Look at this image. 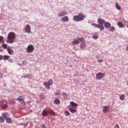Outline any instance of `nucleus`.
Masks as SVG:
<instances>
[{
    "label": "nucleus",
    "instance_id": "32",
    "mask_svg": "<svg viewBox=\"0 0 128 128\" xmlns=\"http://www.w3.org/2000/svg\"><path fill=\"white\" fill-rule=\"evenodd\" d=\"M4 122V119L2 117L0 116V122Z\"/></svg>",
    "mask_w": 128,
    "mask_h": 128
},
{
    "label": "nucleus",
    "instance_id": "5",
    "mask_svg": "<svg viewBox=\"0 0 128 128\" xmlns=\"http://www.w3.org/2000/svg\"><path fill=\"white\" fill-rule=\"evenodd\" d=\"M34 46H32V44L28 46L27 48V50H26V52L28 54L32 52H34Z\"/></svg>",
    "mask_w": 128,
    "mask_h": 128
},
{
    "label": "nucleus",
    "instance_id": "23",
    "mask_svg": "<svg viewBox=\"0 0 128 128\" xmlns=\"http://www.w3.org/2000/svg\"><path fill=\"white\" fill-rule=\"evenodd\" d=\"M69 110L72 114H74L75 112H76V110H75V109H72V108H70Z\"/></svg>",
    "mask_w": 128,
    "mask_h": 128
},
{
    "label": "nucleus",
    "instance_id": "19",
    "mask_svg": "<svg viewBox=\"0 0 128 128\" xmlns=\"http://www.w3.org/2000/svg\"><path fill=\"white\" fill-rule=\"evenodd\" d=\"M116 8H117V10H122V8L120 7V6L118 5V4L116 3Z\"/></svg>",
    "mask_w": 128,
    "mask_h": 128
},
{
    "label": "nucleus",
    "instance_id": "13",
    "mask_svg": "<svg viewBox=\"0 0 128 128\" xmlns=\"http://www.w3.org/2000/svg\"><path fill=\"white\" fill-rule=\"evenodd\" d=\"M110 26L111 24L108 22H105L104 24V26L106 28H110Z\"/></svg>",
    "mask_w": 128,
    "mask_h": 128
},
{
    "label": "nucleus",
    "instance_id": "42",
    "mask_svg": "<svg viewBox=\"0 0 128 128\" xmlns=\"http://www.w3.org/2000/svg\"><path fill=\"white\" fill-rule=\"evenodd\" d=\"M104 60H98V62H102Z\"/></svg>",
    "mask_w": 128,
    "mask_h": 128
},
{
    "label": "nucleus",
    "instance_id": "36",
    "mask_svg": "<svg viewBox=\"0 0 128 128\" xmlns=\"http://www.w3.org/2000/svg\"><path fill=\"white\" fill-rule=\"evenodd\" d=\"M2 46L4 48H8V45L6 44H3Z\"/></svg>",
    "mask_w": 128,
    "mask_h": 128
},
{
    "label": "nucleus",
    "instance_id": "20",
    "mask_svg": "<svg viewBox=\"0 0 128 128\" xmlns=\"http://www.w3.org/2000/svg\"><path fill=\"white\" fill-rule=\"evenodd\" d=\"M119 28H124V24L122 22H118L117 24Z\"/></svg>",
    "mask_w": 128,
    "mask_h": 128
},
{
    "label": "nucleus",
    "instance_id": "45",
    "mask_svg": "<svg viewBox=\"0 0 128 128\" xmlns=\"http://www.w3.org/2000/svg\"><path fill=\"white\" fill-rule=\"evenodd\" d=\"M126 50H127V52H128V46H127V47L126 48Z\"/></svg>",
    "mask_w": 128,
    "mask_h": 128
},
{
    "label": "nucleus",
    "instance_id": "27",
    "mask_svg": "<svg viewBox=\"0 0 128 128\" xmlns=\"http://www.w3.org/2000/svg\"><path fill=\"white\" fill-rule=\"evenodd\" d=\"M8 116V114H6V113H4L2 114V118H4V120H6L7 118H6V116Z\"/></svg>",
    "mask_w": 128,
    "mask_h": 128
},
{
    "label": "nucleus",
    "instance_id": "7",
    "mask_svg": "<svg viewBox=\"0 0 128 128\" xmlns=\"http://www.w3.org/2000/svg\"><path fill=\"white\" fill-rule=\"evenodd\" d=\"M24 30L26 32L30 34V26L28 24H26V26L25 27Z\"/></svg>",
    "mask_w": 128,
    "mask_h": 128
},
{
    "label": "nucleus",
    "instance_id": "11",
    "mask_svg": "<svg viewBox=\"0 0 128 128\" xmlns=\"http://www.w3.org/2000/svg\"><path fill=\"white\" fill-rule=\"evenodd\" d=\"M17 100H18V102H22V104H25L24 98L22 96H20V98H18Z\"/></svg>",
    "mask_w": 128,
    "mask_h": 128
},
{
    "label": "nucleus",
    "instance_id": "31",
    "mask_svg": "<svg viewBox=\"0 0 128 128\" xmlns=\"http://www.w3.org/2000/svg\"><path fill=\"white\" fill-rule=\"evenodd\" d=\"M40 100H44L46 98L44 97V95H40Z\"/></svg>",
    "mask_w": 128,
    "mask_h": 128
},
{
    "label": "nucleus",
    "instance_id": "33",
    "mask_svg": "<svg viewBox=\"0 0 128 128\" xmlns=\"http://www.w3.org/2000/svg\"><path fill=\"white\" fill-rule=\"evenodd\" d=\"M60 91H57L55 92V96H60Z\"/></svg>",
    "mask_w": 128,
    "mask_h": 128
},
{
    "label": "nucleus",
    "instance_id": "15",
    "mask_svg": "<svg viewBox=\"0 0 128 128\" xmlns=\"http://www.w3.org/2000/svg\"><path fill=\"white\" fill-rule=\"evenodd\" d=\"M73 20L74 22H80V19L78 18V15L74 16L73 18Z\"/></svg>",
    "mask_w": 128,
    "mask_h": 128
},
{
    "label": "nucleus",
    "instance_id": "24",
    "mask_svg": "<svg viewBox=\"0 0 128 128\" xmlns=\"http://www.w3.org/2000/svg\"><path fill=\"white\" fill-rule=\"evenodd\" d=\"M48 112L44 110L42 113V116H48Z\"/></svg>",
    "mask_w": 128,
    "mask_h": 128
},
{
    "label": "nucleus",
    "instance_id": "44",
    "mask_svg": "<svg viewBox=\"0 0 128 128\" xmlns=\"http://www.w3.org/2000/svg\"><path fill=\"white\" fill-rule=\"evenodd\" d=\"M47 88H48V90H50V86H47Z\"/></svg>",
    "mask_w": 128,
    "mask_h": 128
},
{
    "label": "nucleus",
    "instance_id": "26",
    "mask_svg": "<svg viewBox=\"0 0 128 128\" xmlns=\"http://www.w3.org/2000/svg\"><path fill=\"white\" fill-rule=\"evenodd\" d=\"M49 112H50V114H51L52 116H54V114H56V112H54V110H50L49 111Z\"/></svg>",
    "mask_w": 128,
    "mask_h": 128
},
{
    "label": "nucleus",
    "instance_id": "17",
    "mask_svg": "<svg viewBox=\"0 0 128 128\" xmlns=\"http://www.w3.org/2000/svg\"><path fill=\"white\" fill-rule=\"evenodd\" d=\"M6 121L8 124H12V118H7L6 119Z\"/></svg>",
    "mask_w": 128,
    "mask_h": 128
},
{
    "label": "nucleus",
    "instance_id": "47",
    "mask_svg": "<svg viewBox=\"0 0 128 128\" xmlns=\"http://www.w3.org/2000/svg\"><path fill=\"white\" fill-rule=\"evenodd\" d=\"M126 28H128V24H127V25H126Z\"/></svg>",
    "mask_w": 128,
    "mask_h": 128
},
{
    "label": "nucleus",
    "instance_id": "38",
    "mask_svg": "<svg viewBox=\"0 0 128 128\" xmlns=\"http://www.w3.org/2000/svg\"><path fill=\"white\" fill-rule=\"evenodd\" d=\"M4 40V37L2 36H0V42Z\"/></svg>",
    "mask_w": 128,
    "mask_h": 128
},
{
    "label": "nucleus",
    "instance_id": "21",
    "mask_svg": "<svg viewBox=\"0 0 128 128\" xmlns=\"http://www.w3.org/2000/svg\"><path fill=\"white\" fill-rule=\"evenodd\" d=\"M60 100H58V98H56L54 101V103L56 104H60Z\"/></svg>",
    "mask_w": 128,
    "mask_h": 128
},
{
    "label": "nucleus",
    "instance_id": "34",
    "mask_svg": "<svg viewBox=\"0 0 128 128\" xmlns=\"http://www.w3.org/2000/svg\"><path fill=\"white\" fill-rule=\"evenodd\" d=\"M65 114L66 116H70V112L68 111H66Z\"/></svg>",
    "mask_w": 128,
    "mask_h": 128
},
{
    "label": "nucleus",
    "instance_id": "30",
    "mask_svg": "<svg viewBox=\"0 0 128 128\" xmlns=\"http://www.w3.org/2000/svg\"><path fill=\"white\" fill-rule=\"evenodd\" d=\"M62 95L65 98H68V94L66 92L63 93Z\"/></svg>",
    "mask_w": 128,
    "mask_h": 128
},
{
    "label": "nucleus",
    "instance_id": "4",
    "mask_svg": "<svg viewBox=\"0 0 128 128\" xmlns=\"http://www.w3.org/2000/svg\"><path fill=\"white\" fill-rule=\"evenodd\" d=\"M0 106H2V108H8V102L6 100H2L0 101Z\"/></svg>",
    "mask_w": 128,
    "mask_h": 128
},
{
    "label": "nucleus",
    "instance_id": "37",
    "mask_svg": "<svg viewBox=\"0 0 128 128\" xmlns=\"http://www.w3.org/2000/svg\"><path fill=\"white\" fill-rule=\"evenodd\" d=\"M98 38V36L97 35H94L93 36V38H94V40H96V38Z\"/></svg>",
    "mask_w": 128,
    "mask_h": 128
},
{
    "label": "nucleus",
    "instance_id": "8",
    "mask_svg": "<svg viewBox=\"0 0 128 128\" xmlns=\"http://www.w3.org/2000/svg\"><path fill=\"white\" fill-rule=\"evenodd\" d=\"M61 20L63 22H68V20H70V19L68 18V16H65L61 18Z\"/></svg>",
    "mask_w": 128,
    "mask_h": 128
},
{
    "label": "nucleus",
    "instance_id": "6",
    "mask_svg": "<svg viewBox=\"0 0 128 128\" xmlns=\"http://www.w3.org/2000/svg\"><path fill=\"white\" fill-rule=\"evenodd\" d=\"M110 112V107L108 106H103V112L106 114V112Z\"/></svg>",
    "mask_w": 128,
    "mask_h": 128
},
{
    "label": "nucleus",
    "instance_id": "40",
    "mask_svg": "<svg viewBox=\"0 0 128 128\" xmlns=\"http://www.w3.org/2000/svg\"><path fill=\"white\" fill-rule=\"evenodd\" d=\"M48 84L46 82H44V86H48Z\"/></svg>",
    "mask_w": 128,
    "mask_h": 128
},
{
    "label": "nucleus",
    "instance_id": "43",
    "mask_svg": "<svg viewBox=\"0 0 128 128\" xmlns=\"http://www.w3.org/2000/svg\"><path fill=\"white\" fill-rule=\"evenodd\" d=\"M4 58V56L2 55H0V60H2V58Z\"/></svg>",
    "mask_w": 128,
    "mask_h": 128
},
{
    "label": "nucleus",
    "instance_id": "12",
    "mask_svg": "<svg viewBox=\"0 0 128 128\" xmlns=\"http://www.w3.org/2000/svg\"><path fill=\"white\" fill-rule=\"evenodd\" d=\"M7 52L8 54L10 55L12 54H14V50H12V48H10V47L7 48Z\"/></svg>",
    "mask_w": 128,
    "mask_h": 128
},
{
    "label": "nucleus",
    "instance_id": "39",
    "mask_svg": "<svg viewBox=\"0 0 128 128\" xmlns=\"http://www.w3.org/2000/svg\"><path fill=\"white\" fill-rule=\"evenodd\" d=\"M114 128H120V126L118 124H116V125L114 126Z\"/></svg>",
    "mask_w": 128,
    "mask_h": 128
},
{
    "label": "nucleus",
    "instance_id": "9",
    "mask_svg": "<svg viewBox=\"0 0 128 128\" xmlns=\"http://www.w3.org/2000/svg\"><path fill=\"white\" fill-rule=\"evenodd\" d=\"M78 17L79 18L80 22H82V20H84V15L82 14H78Z\"/></svg>",
    "mask_w": 128,
    "mask_h": 128
},
{
    "label": "nucleus",
    "instance_id": "28",
    "mask_svg": "<svg viewBox=\"0 0 128 128\" xmlns=\"http://www.w3.org/2000/svg\"><path fill=\"white\" fill-rule=\"evenodd\" d=\"M4 58V60H8V58H10V56H6V55H4V56H3Z\"/></svg>",
    "mask_w": 128,
    "mask_h": 128
},
{
    "label": "nucleus",
    "instance_id": "46",
    "mask_svg": "<svg viewBox=\"0 0 128 128\" xmlns=\"http://www.w3.org/2000/svg\"><path fill=\"white\" fill-rule=\"evenodd\" d=\"M96 58H97L98 59L100 58V56H98L96 57Z\"/></svg>",
    "mask_w": 128,
    "mask_h": 128
},
{
    "label": "nucleus",
    "instance_id": "25",
    "mask_svg": "<svg viewBox=\"0 0 128 128\" xmlns=\"http://www.w3.org/2000/svg\"><path fill=\"white\" fill-rule=\"evenodd\" d=\"M70 104H71L72 106H78V104L75 103V102H70Z\"/></svg>",
    "mask_w": 128,
    "mask_h": 128
},
{
    "label": "nucleus",
    "instance_id": "41",
    "mask_svg": "<svg viewBox=\"0 0 128 128\" xmlns=\"http://www.w3.org/2000/svg\"><path fill=\"white\" fill-rule=\"evenodd\" d=\"M41 128H46V126L44 124H42Z\"/></svg>",
    "mask_w": 128,
    "mask_h": 128
},
{
    "label": "nucleus",
    "instance_id": "29",
    "mask_svg": "<svg viewBox=\"0 0 128 128\" xmlns=\"http://www.w3.org/2000/svg\"><path fill=\"white\" fill-rule=\"evenodd\" d=\"M48 86H52V80H50L48 82Z\"/></svg>",
    "mask_w": 128,
    "mask_h": 128
},
{
    "label": "nucleus",
    "instance_id": "2",
    "mask_svg": "<svg viewBox=\"0 0 128 128\" xmlns=\"http://www.w3.org/2000/svg\"><path fill=\"white\" fill-rule=\"evenodd\" d=\"M14 38H16V34L14 32H10L7 37V40L9 44H12L14 41Z\"/></svg>",
    "mask_w": 128,
    "mask_h": 128
},
{
    "label": "nucleus",
    "instance_id": "18",
    "mask_svg": "<svg viewBox=\"0 0 128 128\" xmlns=\"http://www.w3.org/2000/svg\"><path fill=\"white\" fill-rule=\"evenodd\" d=\"M108 30H110V32H114L116 30V28L114 26H110V28H108Z\"/></svg>",
    "mask_w": 128,
    "mask_h": 128
},
{
    "label": "nucleus",
    "instance_id": "35",
    "mask_svg": "<svg viewBox=\"0 0 128 128\" xmlns=\"http://www.w3.org/2000/svg\"><path fill=\"white\" fill-rule=\"evenodd\" d=\"M78 40H80V42H84V38H78Z\"/></svg>",
    "mask_w": 128,
    "mask_h": 128
},
{
    "label": "nucleus",
    "instance_id": "22",
    "mask_svg": "<svg viewBox=\"0 0 128 128\" xmlns=\"http://www.w3.org/2000/svg\"><path fill=\"white\" fill-rule=\"evenodd\" d=\"M126 98V96L124 94H122L120 96V100H124V98Z\"/></svg>",
    "mask_w": 128,
    "mask_h": 128
},
{
    "label": "nucleus",
    "instance_id": "1",
    "mask_svg": "<svg viewBox=\"0 0 128 128\" xmlns=\"http://www.w3.org/2000/svg\"><path fill=\"white\" fill-rule=\"evenodd\" d=\"M98 22L99 23V24H92V26H94V28H100V30H104V20L102 18H98Z\"/></svg>",
    "mask_w": 128,
    "mask_h": 128
},
{
    "label": "nucleus",
    "instance_id": "16",
    "mask_svg": "<svg viewBox=\"0 0 128 128\" xmlns=\"http://www.w3.org/2000/svg\"><path fill=\"white\" fill-rule=\"evenodd\" d=\"M80 48H86V44L84 42H82L80 44Z\"/></svg>",
    "mask_w": 128,
    "mask_h": 128
},
{
    "label": "nucleus",
    "instance_id": "3",
    "mask_svg": "<svg viewBox=\"0 0 128 128\" xmlns=\"http://www.w3.org/2000/svg\"><path fill=\"white\" fill-rule=\"evenodd\" d=\"M105 76L106 74L104 73L98 72L96 75V80H102Z\"/></svg>",
    "mask_w": 128,
    "mask_h": 128
},
{
    "label": "nucleus",
    "instance_id": "14",
    "mask_svg": "<svg viewBox=\"0 0 128 128\" xmlns=\"http://www.w3.org/2000/svg\"><path fill=\"white\" fill-rule=\"evenodd\" d=\"M80 44V40H75L72 42V44H74V46H76V44Z\"/></svg>",
    "mask_w": 128,
    "mask_h": 128
},
{
    "label": "nucleus",
    "instance_id": "10",
    "mask_svg": "<svg viewBox=\"0 0 128 128\" xmlns=\"http://www.w3.org/2000/svg\"><path fill=\"white\" fill-rule=\"evenodd\" d=\"M68 12H60L58 14V16L62 17L66 16V14H68Z\"/></svg>",
    "mask_w": 128,
    "mask_h": 128
}]
</instances>
